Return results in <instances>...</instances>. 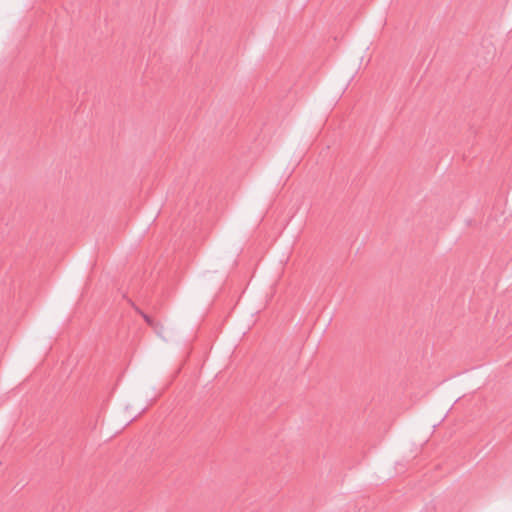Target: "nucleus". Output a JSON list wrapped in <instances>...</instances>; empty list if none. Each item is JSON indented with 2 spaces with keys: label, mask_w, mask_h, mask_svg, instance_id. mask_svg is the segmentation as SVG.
I'll return each mask as SVG.
<instances>
[{
  "label": "nucleus",
  "mask_w": 512,
  "mask_h": 512,
  "mask_svg": "<svg viewBox=\"0 0 512 512\" xmlns=\"http://www.w3.org/2000/svg\"><path fill=\"white\" fill-rule=\"evenodd\" d=\"M141 315L148 324L152 325V319L147 314L141 312Z\"/></svg>",
  "instance_id": "1"
}]
</instances>
